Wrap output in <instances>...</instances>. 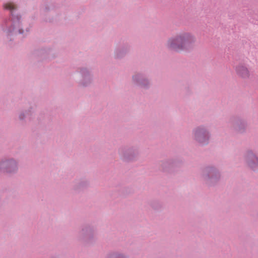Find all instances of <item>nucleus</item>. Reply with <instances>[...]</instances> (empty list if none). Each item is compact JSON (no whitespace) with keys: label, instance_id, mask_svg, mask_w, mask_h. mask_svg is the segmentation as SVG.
Instances as JSON below:
<instances>
[{"label":"nucleus","instance_id":"1","mask_svg":"<svg viewBox=\"0 0 258 258\" xmlns=\"http://www.w3.org/2000/svg\"><path fill=\"white\" fill-rule=\"evenodd\" d=\"M195 40L192 35L187 33H184L169 39L167 45L168 48L173 50L180 51L187 50Z\"/></svg>","mask_w":258,"mask_h":258},{"label":"nucleus","instance_id":"2","mask_svg":"<svg viewBox=\"0 0 258 258\" xmlns=\"http://www.w3.org/2000/svg\"><path fill=\"white\" fill-rule=\"evenodd\" d=\"M201 178L205 183L212 185L219 180L220 173L216 167L208 166L203 169L201 173Z\"/></svg>","mask_w":258,"mask_h":258},{"label":"nucleus","instance_id":"3","mask_svg":"<svg viewBox=\"0 0 258 258\" xmlns=\"http://www.w3.org/2000/svg\"><path fill=\"white\" fill-rule=\"evenodd\" d=\"M18 170V162L14 159H5L0 161V172L15 173Z\"/></svg>","mask_w":258,"mask_h":258},{"label":"nucleus","instance_id":"4","mask_svg":"<svg viewBox=\"0 0 258 258\" xmlns=\"http://www.w3.org/2000/svg\"><path fill=\"white\" fill-rule=\"evenodd\" d=\"M245 162L247 167L252 170H258V156L252 151H248L244 155Z\"/></svg>","mask_w":258,"mask_h":258},{"label":"nucleus","instance_id":"5","mask_svg":"<svg viewBox=\"0 0 258 258\" xmlns=\"http://www.w3.org/2000/svg\"><path fill=\"white\" fill-rule=\"evenodd\" d=\"M236 74L240 78L247 79L250 77V72L245 64H239L236 67Z\"/></svg>","mask_w":258,"mask_h":258},{"label":"nucleus","instance_id":"6","mask_svg":"<svg viewBox=\"0 0 258 258\" xmlns=\"http://www.w3.org/2000/svg\"><path fill=\"white\" fill-rule=\"evenodd\" d=\"M105 258H128V256L124 253L115 251L109 253Z\"/></svg>","mask_w":258,"mask_h":258},{"label":"nucleus","instance_id":"7","mask_svg":"<svg viewBox=\"0 0 258 258\" xmlns=\"http://www.w3.org/2000/svg\"><path fill=\"white\" fill-rule=\"evenodd\" d=\"M87 182L85 181H79L76 183V185L74 188L75 189H77L79 188L86 186L87 185Z\"/></svg>","mask_w":258,"mask_h":258},{"label":"nucleus","instance_id":"8","mask_svg":"<svg viewBox=\"0 0 258 258\" xmlns=\"http://www.w3.org/2000/svg\"><path fill=\"white\" fill-rule=\"evenodd\" d=\"M4 7L6 9L8 10H14L16 8V6L15 5H14L13 3H7L4 5Z\"/></svg>","mask_w":258,"mask_h":258},{"label":"nucleus","instance_id":"9","mask_svg":"<svg viewBox=\"0 0 258 258\" xmlns=\"http://www.w3.org/2000/svg\"><path fill=\"white\" fill-rule=\"evenodd\" d=\"M92 229L90 227H86L82 229V232L86 233L87 235H89Z\"/></svg>","mask_w":258,"mask_h":258}]
</instances>
